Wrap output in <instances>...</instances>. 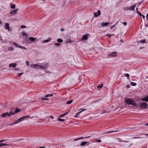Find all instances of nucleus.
<instances>
[{
    "label": "nucleus",
    "mask_w": 148,
    "mask_h": 148,
    "mask_svg": "<svg viewBox=\"0 0 148 148\" xmlns=\"http://www.w3.org/2000/svg\"><path fill=\"white\" fill-rule=\"evenodd\" d=\"M125 103H126L127 104L130 105H132L133 106H135L136 105V103L134 101L133 99H130V98H126L125 100Z\"/></svg>",
    "instance_id": "f257e3e1"
},
{
    "label": "nucleus",
    "mask_w": 148,
    "mask_h": 148,
    "mask_svg": "<svg viewBox=\"0 0 148 148\" xmlns=\"http://www.w3.org/2000/svg\"><path fill=\"white\" fill-rule=\"evenodd\" d=\"M31 66L33 68H38L39 69H42L45 70V67L39 65L37 64H32L31 65Z\"/></svg>",
    "instance_id": "f03ea898"
},
{
    "label": "nucleus",
    "mask_w": 148,
    "mask_h": 148,
    "mask_svg": "<svg viewBox=\"0 0 148 148\" xmlns=\"http://www.w3.org/2000/svg\"><path fill=\"white\" fill-rule=\"evenodd\" d=\"M14 113L13 111H11L9 113H8L7 112L5 113H3L1 115V116L3 117H5L6 116H11L13 115H14Z\"/></svg>",
    "instance_id": "7ed1b4c3"
},
{
    "label": "nucleus",
    "mask_w": 148,
    "mask_h": 148,
    "mask_svg": "<svg viewBox=\"0 0 148 148\" xmlns=\"http://www.w3.org/2000/svg\"><path fill=\"white\" fill-rule=\"evenodd\" d=\"M140 108L143 109H145L147 108L148 104L146 102H140Z\"/></svg>",
    "instance_id": "20e7f679"
},
{
    "label": "nucleus",
    "mask_w": 148,
    "mask_h": 148,
    "mask_svg": "<svg viewBox=\"0 0 148 148\" xmlns=\"http://www.w3.org/2000/svg\"><path fill=\"white\" fill-rule=\"evenodd\" d=\"M117 52H113L108 55L109 58H112L115 57L116 56Z\"/></svg>",
    "instance_id": "39448f33"
},
{
    "label": "nucleus",
    "mask_w": 148,
    "mask_h": 148,
    "mask_svg": "<svg viewBox=\"0 0 148 148\" xmlns=\"http://www.w3.org/2000/svg\"><path fill=\"white\" fill-rule=\"evenodd\" d=\"M100 13H101L100 11V10H99L97 11V12H95L94 13V16L95 17H97L99 15H100Z\"/></svg>",
    "instance_id": "423d86ee"
},
{
    "label": "nucleus",
    "mask_w": 148,
    "mask_h": 148,
    "mask_svg": "<svg viewBox=\"0 0 148 148\" xmlns=\"http://www.w3.org/2000/svg\"><path fill=\"white\" fill-rule=\"evenodd\" d=\"M18 11V9H16L15 10H13L11 11L10 14H16L17 13V12Z\"/></svg>",
    "instance_id": "0eeeda50"
},
{
    "label": "nucleus",
    "mask_w": 148,
    "mask_h": 148,
    "mask_svg": "<svg viewBox=\"0 0 148 148\" xmlns=\"http://www.w3.org/2000/svg\"><path fill=\"white\" fill-rule=\"evenodd\" d=\"M86 110V109H82V110L79 111V112L76 113L75 116H74V117H76L78 116V115L80 113H82V112L85 111Z\"/></svg>",
    "instance_id": "6e6552de"
},
{
    "label": "nucleus",
    "mask_w": 148,
    "mask_h": 148,
    "mask_svg": "<svg viewBox=\"0 0 148 148\" xmlns=\"http://www.w3.org/2000/svg\"><path fill=\"white\" fill-rule=\"evenodd\" d=\"M142 101L148 102V95L141 99Z\"/></svg>",
    "instance_id": "1a4fd4ad"
},
{
    "label": "nucleus",
    "mask_w": 148,
    "mask_h": 148,
    "mask_svg": "<svg viewBox=\"0 0 148 148\" xmlns=\"http://www.w3.org/2000/svg\"><path fill=\"white\" fill-rule=\"evenodd\" d=\"M88 34H87L86 35L83 36L82 39H81L82 41L84 40H86L88 38Z\"/></svg>",
    "instance_id": "9d476101"
},
{
    "label": "nucleus",
    "mask_w": 148,
    "mask_h": 148,
    "mask_svg": "<svg viewBox=\"0 0 148 148\" xmlns=\"http://www.w3.org/2000/svg\"><path fill=\"white\" fill-rule=\"evenodd\" d=\"M9 24L8 23H6L5 25V28L8 30L9 31H10V29L9 27Z\"/></svg>",
    "instance_id": "9b49d317"
},
{
    "label": "nucleus",
    "mask_w": 148,
    "mask_h": 148,
    "mask_svg": "<svg viewBox=\"0 0 148 148\" xmlns=\"http://www.w3.org/2000/svg\"><path fill=\"white\" fill-rule=\"evenodd\" d=\"M16 66V63H11L9 64V66L10 67H11V66H12L13 68H14Z\"/></svg>",
    "instance_id": "f8f14e48"
},
{
    "label": "nucleus",
    "mask_w": 148,
    "mask_h": 148,
    "mask_svg": "<svg viewBox=\"0 0 148 148\" xmlns=\"http://www.w3.org/2000/svg\"><path fill=\"white\" fill-rule=\"evenodd\" d=\"M21 110L19 109L17 107V108L15 110L14 112H13L14 113V114L16 113L19 112Z\"/></svg>",
    "instance_id": "ddd939ff"
},
{
    "label": "nucleus",
    "mask_w": 148,
    "mask_h": 148,
    "mask_svg": "<svg viewBox=\"0 0 148 148\" xmlns=\"http://www.w3.org/2000/svg\"><path fill=\"white\" fill-rule=\"evenodd\" d=\"M89 143V142H82L80 145L81 146H84L85 144L87 143Z\"/></svg>",
    "instance_id": "4468645a"
},
{
    "label": "nucleus",
    "mask_w": 148,
    "mask_h": 148,
    "mask_svg": "<svg viewBox=\"0 0 148 148\" xmlns=\"http://www.w3.org/2000/svg\"><path fill=\"white\" fill-rule=\"evenodd\" d=\"M136 5L135 4L132 5L131 7H130V10H134L135 7Z\"/></svg>",
    "instance_id": "2eb2a0df"
},
{
    "label": "nucleus",
    "mask_w": 148,
    "mask_h": 148,
    "mask_svg": "<svg viewBox=\"0 0 148 148\" xmlns=\"http://www.w3.org/2000/svg\"><path fill=\"white\" fill-rule=\"evenodd\" d=\"M103 84H102L101 85L97 86V89L98 90H100V89H101L103 87Z\"/></svg>",
    "instance_id": "dca6fc26"
},
{
    "label": "nucleus",
    "mask_w": 148,
    "mask_h": 148,
    "mask_svg": "<svg viewBox=\"0 0 148 148\" xmlns=\"http://www.w3.org/2000/svg\"><path fill=\"white\" fill-rule=\"evenodd\" d=\"M111 24V23H109L106 22V23H102V25L103 26H107L108 24Z\"/></svg>",
    "instance_id": "f3484780"
},
{
    "label": "nucleus",
    "mask_w": 148,
    "mask_h": 148,
    "mask_svg": "<svg viewBox=\"0 0 148 148\" xmlns=\"http://www.w3.org/2000/svg\"><path fill=\"white\" fill-rule=\"evenodd\" d=\"M13 44L14 45L16 46V47L18 48H20V46L18 45L17 43L15 42H13Z\"/></svg>",
    "instance_id": "a211bd4d"
},
{
    "label": "nucleus",
    "mask_w": 148,
    "mask_h": 148,
    "mask_svg": "<svg viewBox=\"0 0 148 148\" xmlns=\"http://www.w3.org/2000/svg\"><path fill=\"white\" fill-rule=\"evenodd\" d=\"M8 145V144H6L5 143H0V147H3V146H6V145Z\"/></svg>",
    "instance_id": "6ab92c4d"
},
{
    "label": "nucleus",
    "mask_w": 148,
    "mask_h": 148,
    "mask_svg": "<svg viewBox=\"0 0 148 148\" xmlns=\"http://www.w3.org/2000/svg\"><path fill=\"white\" fill-rule=\"evenodd\" d=\"M69 112H70V110H69L68 112L65 113V114L60 115V117H63V116H65V115H66Z\"/></svg>",
    "instance_id": "aec40b11"
},
{
    "label": "nucleus",
    "mask_w": 148,
    "mask_h": 148,
    "mask_svg": "<svg viewBox=\"0 0 148 148\" xmlns=\"http://www.w3.org/2000/svg\"><path fill=\"white\" fill-rule=\"evenodd\" d=\"M29 116H30L29 115H28L26 116H23L22 117H21V118H20V119H19L18 120H21V119H24V118H27V117H29Z\"/></svg>",
    "instance_id": "412c9836"
},
{
    "label": "nucleus",
    "mask_w": 148,
    "mask_h": 148,
    "mask_svg": "<svg viewBox=\"0 0 148 148\" xmlns=\"http://www.w3.org/2000/svg\"><path fill=\"white\" fill-rule=\"evenodd\" d=\"M2 105L3 108H6L7 106V103H2Z\"/></svg>",
    "instance_id": "4be33fe9"
},
{
    "label": "nucleus",
    "mask_w": 148,
    "mask_h": 148,
    "mask_svg": "<svg viewBox=\"0 0 148 148\" xmlns=\"http://www.w3.org/2000/svg\"><path fill=\"white\" fill-rule=\"evenodd\" d=\"M29 39L31 41H33L35 40V38L34 37H30L29 38Z\"/></svg>",
    "instance_id": "5701e85b"
},
{
    "label": "nucleus",
    "mask_w": 148,
    "mask_h": 148,
    "mask_svg": "<svg viewBox=\"0 0 148 148\" xmlns=\"http://www.w3.org/2000/svg\"><path fill=\"white\" fill-rule=\"evenodd\" d=\"M117 139H118L119 141L121 142H129V141H122L120 138H117Z\"/></svg>",
    "instance_id": "b1692460"
},
{
    "label": "nucleus",
    "mask_w": 148,
    "mask_h": 148,
    "mask_svg": "<svg viewBox=\"0 0 148 148\" xmlns=\"http://www.w3.org/2000/svg\"><path fill=\"white\" fill-rule=\"evenodd\" d=\"M57 41L59 43H61L63 41V40L62 39L60 38H58L57 39Z\"/></svg>",
    "instance_id": "393cba45"
},
{
    "label": "nucleus",
    "mask_w": 148,
    "mask_h": 148,
    "mask_svg": "<svg viewBox=\"0 0 148 148\" xmlns=\"http://www.w3.org/2000/svg\"><path fill=\"white\" fill-rule=\"evenodd\" d=\"M73 101V100H70L68 101H67L66 102V104H69L71 103Z\"/></svg>",
    "instance_id": "a878e982"
},
{
    "label": "nucleus",
    "mask_w": 148,
    "mask_h": 148,
    "mask_svg": "<svg viewBox=\"0 0 148 148\" xmlns=\"http://www.w3.org/2000/svg\"><path fill=\"white\" fill-rule=\"evenodd\" d=\"M20 48L22 49H24L25 50L27 49V48H26L25 47H24L21 46L20 47V48Z\"/></svg>",
    "instance_id": "bb28decb"
},
{
    "label": "nucleus",
    "mask_w": 148,
    "mask_h": 148,
    "mask_svg": "<svg viewBox=\"0 0 148 148\" xmlns=\"http://www.w3.org/2000/svg\"><path fill=\"white\" fill-rule=\"evenodd\" d=\"M15 5H11V8L12 9H14L15 8Z\"/></svg>",
    "instance_id": "cd10ccee"
},
{
    "label": "nucleus",
    "mask_w": 148,
    "mask_h": 148,
    "mask_svg": "<svg viewBox=\"0 0 148 148\" xmlns=\"http://www.w3.org/2000/svg\"><path fill=\"white\" fill-rule=\"evenodd\" d=\"M131 84L132 86H135L136 85V84L135 83H134V82H131Z\"/></svg>",
    "instance_id": "c85d7f7f"
},
{
    "label": "nucleus",
    "mask_w": 148,
    "mask_h": 148,
    "mask_svg": "<svg viewBox=\"0 0 148 148\" xmlns=\"http://www.w3.org/2000/svg\"><path fill=\"white\" fill-rule=\"evenodd\" d=\"M58 121L62 122H63L65 120L64 119H61L59 118H58Z\"/></svg>",
    "instance_id": "c756f323"
},
{
    "label": "nucleus",
    "mask_w": 148,
    "mask_h": 148,
    "mask_svg": "<svg viewBox=\"0 0 148 148\" xmlns=\"http://www.w3.org/2000/svg\"><path fill=\"white\" fill-rule=\"evenodd\" d=\"M84 138V137H81V138H78L77 139H75L74 140V141H77V140H81V139H83V138Z\"/></svg>",
    "instance_id": "7c9ffc66"
},
{
    "label": "nucleus",
    "mask_w": 148,
    "mask_h": 148,
    "mask_svg": "<svg viewBox=\"0 0 148 148\" xmlns=\"http://www.w3.org/2000/svg\"><path fill=\"white\" fill-rule=\"evenodd\" d=\"M119 131V130H117V131H109L108 132H107V133H111V132H117L118 131Z\"/></svg>",
    "instance_id": "2f4dec72"
},
{
    "label": "nucleus",
    "mask_w": 148,
    "mask_h": 148,
    "mask_svg": "<svg viewBox=\"0 0 148 148\" xmlns=\"http://www.w3.org/2000/svg\"><path fill=\"white\" fill-rule=\"evenodd\" d=\"M50 39H49V40H45L44 41V42H48L49 41H50Z\"/></svg>",
    "instance_id": "473e14b6"
},
{
    "label": "nucleus",
    "mask_w": 148,
    "mask_h": 148,
    "mask_svg": "<svg viewBox=\"0 0 148 148\" xmlns=\"http://www.w3.org/2000/svg\"><path fill=\"white\" fill-rule=\"evenodd\" d=\"M107 36H108L110 38L111 36H114L113 34L110 35V34H107L106 35Z\"/></svg>",
    "instance_id": "72a5a7b5"
},
{
    "label": "nucleus",
    "mask_w": 148,
    "mask_h": 148,
    "mask_svg": "<svg viewBox=\"0 0 148 148\" xmlns=\"http://www.w3.org/2000/svg\"><path fill=\"white\" fill-rule=\"evenodd\" d=\"M23 74V73H19L18 74V77H20L21 75H22Z\"/></svg>",
    "instance_id": "f704fd0d"
},
{
    "label": "nucleus",
    "mask_w": 148,
    "mask_h": 148,
    "mask_svg": "<svg viewBox=\"0 0 148 148\" xmlns=\"http://www.w3.org/2000/svg\"><path fill=\"white\" fill-rule=\"evenodd\" d=\"M15 70L18 71L20 70V69L18 68H15L14 69Z\"/></svg>",
    "instance_id": "c9c22d12"
},
{
    "label": "nucleus",
    "mask_w": 148,
    "mask_h": 148,
    "mask_svg": "<svg viewBox=\"0 0 148 148\" xmlns=\"http://www.w3.org/2000/svg\"><path fill=\"white\" fill-rule=\"evenodd\" d=\"M41 99L42 100H46L48 99V98H41Z\"/></svg>",
    "instance_id": "e433bc0d"
},
{
    "label": "nucleus",
    "mask_w": 148,
    "mask_h": 148,
    "mask_svg": "<svg viewBox=\"0 0 148 148\" xmlns=\"http://www.w3.org/2000/svg\"><path fill=\"white\" fill-rule=\"evenodd\" d=\"M18 121H17V122H15V123H14V125L15 124L17 123H18L20 121H22V120H18Z\"/></svg>",
    "instance_id": "4c0bfd02"
},
{
    "label": "nucleus",
    "mask_w": 148,
    "mask_h": 148,
    "mask_svg": "<svg viewBox=\"0 0 148 148\" xmlns=\"http://www.w3.org/2000/svg\"><path fill=\"white\" fill-rule=\"evenodd\" d=\"M125 76H126V77H127L128 78H129V75L127 74V73H126L125 74Z\"/></svg>",
    "instance_id": "58836bf2"
},
{
    "label": "nucleus",
    "mask_w": 148,
    "mask_h": 148,
    "mask_svg": "<svg viewBox=\"0 0 148 148\" xmlns=\"http://www.w3.org/2000/svg\"><path fill=\"white\" fill-rule=\"evenodd\" d=\"M140 42L141 43H144L145 42V40H141L140 41Z\"/></svg>",
    "instance_id": "ea45409f"
},
{
    "label": "nucleus",
    "mask_w": 148,
    "mask_h": 148,
    "mask_svg": "<svg viewBox=\"0 0 148 148\" xmlns=\"http://www.w3.org/2000/svg\"><path fill=\"white\" fill-rule=\"evenodd\" d=\"M96 142H101V140H97L96 141Z\"/></svg>",
    "instance_id": "a19ab883"
},
{
    "label": "nucleus",
    "mask_w": 148,
    "mask_h": 148,
    "mask_svg": "<svg viewBox=\"0 0 148 148\" xmlns=\"http://www.w3.org/2000/svg\"><path fill=\"white\" fill-rule=\"evenodd\" d=\"M60 44L58 43H57L55 44V45L59 46L60 45Z\"/></svg>",
    "instance_id": "79ce46f5"
},
{
    "label": "nucleus",
    "mask_w": 148,
    "mask_h": 148,
    "mask_svg": "<svg viewBox=\"0 0 148 148\" xmlns=\"http://www.w3.org/2000/svg\"><path fill=\"white\" fill-rule=\"evenodd\" d=\"M21 27L22 28H25V27H26V26H24L23 25H22L21 26Z\"/></svg>",
    "instance_id": "37998d69"
},
{
    "label": "nucleus",
    "mask_w": 148,
    "mask_h": 148,
    "mask_svg": "<svg viewBox=\"0 0 148 148\" xmlns=\"http://www.w3.org/2000/svg\"><path fill=\"white\" fill-rule=\"evenodd\" d=\"M26 63L27 66H29V63L28 62V61H26Z\"/></svg>",
    "instance_id": "c03bdc74"
},
{
    "label": "nucleus",
    "mask_w": 148,
    "mask_h": 148,
    "mask_svg": "<svg viewBox=\"0 0 148 148\" xmlns=\"http://www.w3.org/2000/svg\"><path fill=\"white\" fill-rule=\"evenodd\" d=\"M10 49L11 50H14L13 48L12 47H10Z\"/></svg>",
    "instance_id": "a18cd8bd"
},
{
    "label": "nucleus",
    "mask_w": 148,
    "mask_h": 148,
    "mask_svg": "<svg viewBox=\"0 0 148 148\" xmlns=\"http://www.w3.org/2000/svg\"><path fill=\"white\" fill-rule=\"evenodd\" d=\"M123 25H125V26L126 25H127V23H126V22H123Z\"/></svg>",
    "instance_id": "49530a36"
},
{
    "label": "nucleus",
    "mask_w": 148,
    "mask_h": 148,
    "mask_svg": "<svg viewBox=\"0 0 148 148\" xmlns=\"http://www.w3.org/2000/svg\"><path fill=\"white\" fill-rule=\"evenodd\" d=\"M45 97H50L49 94H47V95L45 96Z\"/></svg>",
    "instance_id": "de8ad7c7"
},
{
    "label": "nucleus",
    "mask_w": 148,
    "mask_h": 148,
    "mask_svg": "<svg viewBox=\"0 0 148 148\" xmlns=\"http://www.w3.org/2000/svg\"><path fill=\"white\" fill-rule=\"evenodd\" d=\"M136 138H141V137H135L134 138H133V139H135Z\"/></svg>",
    "instance_id": "09e8293b"
},
{
    "label": "nucleus",
    "mask_w": 148,
    "mask_h": 148,
    "mask_svg": "<svg viewBox=\"0 0 148 148\" xmlns=\"http://www.w3.org/2000/svg\"><path fill=\"white\" fill-rule=\"evenodd\" d=\"M5 140H0V142H4V141H5Z\"/></svg>",
    "instance_id": "8fccbe9b"
},
{
    "label": "nucleus",
    "mask_w": 148,
    "mask_h": 148,
    "mask_svg": "<svg viewBox=\"0 0 148 148\" xmlns=\"http://www.w3.org/2000/svg\"><path fill=\"white\" fill-rule=\"evenodd\" d=\"M106 113V111H103V112H102L101 113V114H105Z\"/></svg>",
    "instance_id": "3c124183"
},
{
    "label": "nucleus",
    "mask_w": 148,
    "mask_h": 148,
    "mask_svg": "<svg viewBox=\"0 0 148 148\" xmlns=\"http://www.w3.org/2000/svg\"><path fill=\"white\" fill-rule=\"evenodd\" d=\"M141 16H142L143 19H144L145 18V16L144 15H143L142 14V15H141Z\"/></svg>",
    "instance_id": "603ef678"
},
{
    "label": "nucleus",
    "mask_w": 148,
    "mask_h": 148,
    "mask_svg": "<svg viewBox=\"0 0 148 148\" xmlns=\"http://www.w3.org/2000/svg\"><path fill=\"white\" fill-rule=\"evenodd\" d=\"M138 14H139L140 16H141L142 15V14H141V13H140V12H138V13H137Z\"/></svg>",
    "instance_id": "864d4df0"
},
{
    "label": "nucleus",
    "mask_w": 148,
    "mask_h": 148,
    "mask_svg": "<svg viewBox=\"0 0 148 148\" xmlns=\"http://www.w3.org/2000/svg\"><path fill=\"white\" fill-rule=\"evenodd\" d=\"M50 97H52L53 96L52 94H49Z\"/></svg>",
    "instance_id": "5fc2aeb1"
},
{
    "label": "nucleus",
    "mask_w": 148,
    "mask_h": 148,
    "mask_svg": "<svg viewBox=\"0 0 148 148\" xmlns=\"http://www.w3.org/2000/svg\"><path fill=\"white\" fill-rule=\"evenodd\" d=\"M136 12L137 13H138L139 12L138 10V8H136Z\"/></svg>",
    "instance_id": "6e6d98bb"
},
{
    "label": "nucleus",
    "mask_w": 148,
    "mask_h": 148,
    "mask_svg": "<svg viewBox=\"0 0 148 148\" xmlns=\"http://www.w3.org/2000/svg\"><path fill=\"white\" fill-rule=\"evenodd\" d=\"M71 40L70 39H68L67 40V42H69Z\"/></svg>",
    "instance_id": "4d7b16f0"
},
{
    "label": "nucleus",
    "mask_w": 148,
    "mask_h": 148,
    "mask_svg": "<svg viewBox=\"0 0 148 148\" xmlns=\"http://www.w3.org/2000/svg\"><path fill=\"white\" fill-rule=\"evenodd\" d=\"M127 9L130 10V7H127L126 8Z\"/></svg>",
    "instance_id": "13d9d810"
},
{
    "label": "nucleus",
    "mask_w": 148,
    "mask_h": 148,
    "mask_svg": "<svg viewBox=\"0 0 148 148\" xmlns=\"http://www.w3.org/2000/svg\"><path fill=\"white\" fill-rule=\"evenodd\" d=\"M146 18L147 19L148 18V14H147Z\"/></svg>",
    "instance_id": "bf43d9fd"
},
{
    "label": "nucleus",
    "mask_w": 148,
    "mask_h": 148,
    "mask_svg": "<svg viewBox=\"0 0 148 148\" xmlns=\"http://www.w3.org/2000/svg\"><path fill=\"white\" fill-rule=\"evenodd\" d=\"M90 137V136H86V137H85L84 138H89Z\"/></svg>",
    "instance_id": "052dcab7"
},
{
    "label": "nucleus",
    "mask_w": 148,
    "mask_h": 148,
    "mask_svg": "<svg viewBox=\"0 0 148 148\" xmlns=\"http://www.w3.org/2000/svg\"><path fill=\"white\" fill-rule=\"evenodd\" d=\"M141 135H148V134H141Z\"/></svg>",
    "instance_id": "680f3d73"
},
{
    "label": "nucleus",
    "mask_w": 148,
    "mask_h": 148,
    "mask_svg": "<svg viewBox=\"0 0 148 148\" xmlns=\"http://www.w3.org/2000/svg\"><path fill=\"white\" fill-rule=\"evenodd\" d=\"M14 125V123H13L11 124H10V125Z\"/></svg>",
    "instance_id": "e2e57ef3"
},
{
    "label": "nucleus",
    "mask_w": 148,
    "mask_h": 148,
    "mask_svg": "<svg viewBox=\"0 0 148 148\" xmlns=\"http://www.w3.org/2000/svg\"><path fill=\"white\" fill-rule=\"evenodd\" d=\"M117 23H116V24H114V25H113L112 26H113V27H114V26H115V25H116L117 24Z\"/></svg>",
    "instance_id": "0e129e2a"
},
{
    "label": "nucleus",
    "mask_w": 148,
    "mask_h": 148,
    "mask_svg": "<svg viewBox=\"0 0 148 148\" xmlns=\"http://www.w3.org/2000/svg\"><path fill=\"white\" fill-rule=\"evenodd\" d=\"M61 30L63 31L64 30V29L63 28H62L61 29Z\"/></svg>",
    "instance_id": "69168bd1"
},
{
    "label": "nucleus",
    "mask_w": 148,
    "mask_h": 148,
    "mask_svg": "<svg viewBox=\"0 0 148 148\" xmlns=\"http://www.w3.org/2000/svg\"><path fill=\"white\" fill-rule=\"evenodd\" d=\"M145 125L148 126V123L146 124Z\"/></svg>",
    "instance_id": "338daca9"
},
{
    "label": "nucleus",
    "mask_w": 148,
    "mask_h": 148,
    "mask_svg": "<svg viewBox=\"0 0 148 148\" xmlns=\"http://www.w3.org/2000/svg\"><path fill=\"white\" fill-rule=\"evenodd\" d=\"M113 26H112L111 27V29H112L113 27Z\"/></svg>",
    "instance_id": "774afa93"
}]
</instances>
